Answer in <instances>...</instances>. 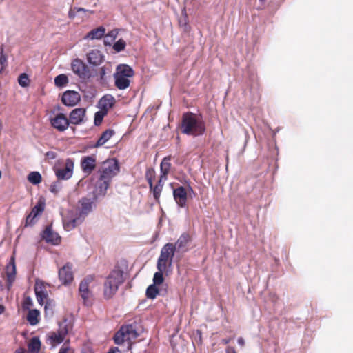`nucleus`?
Listing matches in <instances>:
<instances>
[{
  "instance_id": "obj_1",
  "label": "nucleus",
  "mask_w": 353,
  "mask_h": 353,
  "mask_svg": "<svg viewBox=\"0 0 353 353\" xmlns=\"http://www.w3.org/2000/svg\"><path fill=\"white\" fill-rule=\"evenodd\" d=\"M120 171L117 159H108L103 161L98 169V179L95 183V191L98 194L105 195L112 179Z\"/></svg>"
},
{
  "instance_id": "obj_2",
  "label": "nucleus",
  "mask_w": 353,
  "mask_h": 353,
  "mask_svg": "<svg viewBox=\"0 0 353 353\" xmlns=\"http://www.w3.org/2000/svg\"><path fill=\"white\" fill-rule=\"evenodd\" d=\"M139 325L136 321L130 323L124 324L114 334L113 337L114 342L117 345H122L127 342L128 345V348L130 350L133 341L139 336Z\"/></svg>"
},
{
  "instance_id": "obj_3",
  "label": "nucleus",
  "mask_w": 353,
  "mask_h": 353,
  "mask_svg": "<svg viewBox=\"0 0 353 353\" xmlns=\"http://www.w3.org/2000/svg\"><path fill=\"white\" fill-rule=\"evenodd\" d=\"M181 131L188 135H201L205 131V123L192 112L185 113L182 117Z\"/></svg>"
},
{
  "instance_id": "obj_4",
  "label": "nucleus",
  "mask_w": 353,
  "mask_h": 353,
  "mask_svg": "<svg viewBox=\"0 0 353 353\" xmlns=\"http://www.w3.org/2000/svg\"><path fill=\"white\" fill-rule=\"evenodd\" d=\"M73 323L64 319L59 323V327L56 330L51 331L46 334V342L52 348L57 347L65 341L66 336L72 331Z\"/></svg>"
},
{
  "instance_id": "obj_5",
  "label": "nucleus",
  "mask_w": 353,
  "mask_h": 353,
  "mask_svg": "<svg viewBox=\"0 0 353 353\" xmlns=\"http://www.w3.org/2000/svg\"><path fill=\"white\" fill-rule=\"evenodd\" d=\"M124 282L123 271L115 267L104 282L103 296L105 299H112L118 291L119 287Z\"/></svg>"
},
{
  "instance_id": "obj_6",
  "label": "nucleus",
  "mask_w": 353,
  "mask_h": 353,
  "mask_svg": "<svg viewBox=\"0 0 353 353\" xmlns=\"http://www.w3.org/2000/svg\"><path fill=\"white\" fill-rule=\"evenodd\" d=\"M134 74V70L129 65L125 64L119 65L114 74V85L119 90L127 89L130 85V78L132 77Z\"/></svg>"
},
{
  "instance_id": "obj_7",
  "label": "nucleus",
  "mask_w": 353,
  "mask_h": 353,
  "mask_svg": "<svg viewBox=\"0 0 353 353\" xmlns=\"http://www.w3.org/2000/svg\"><path fill=\"white\" fill-rule=\"evenodd\" d=\"M175 252L176 245H174V243H168L163 245L157 263L158 270L167 271L168 268L172 266Z\"/></svg>"
},
{
  "instance_id": "obj_8",
  "label": "nucleus",
  "mask_w": 353,
  "mask_h": 353,
  "mask_svg": "<svg viewBox=\"0 0 353 353\" xmlns=\"http://www.w3.org/2000/svg\"><path fill=\"white\" fill-rule=\"evenodd\" d=\"M94 281V277L88 276L80 283L79 287V294L81 297L85 305H92V293L90 290V284Z\"/></svg>"
},
{
  "instance_id": "obj_9",
  "label": "nucleus",
  "mask_w": 353,
  "mask_h": 353,
  "mask_svg": "<svg viewBox=\"0 0 353 353\" xmlns=\"http://www.w3.org/2000/svg\"><path fill=\"white\" fill-rule=\"evenodd\" d=\"M71 69L72 72L83 81H85L91 77L90 70L88 66L80 59H75L72 61Z\"/></svg>"
},
{
  "instance_id": "obj_10",
  "label": "nucleus",
  "mask_w": 353,
  "mask_h": 353,
  "mask_svg": "<svg viewBox=\"0 0 353 353\" xmlns=\"http://www.w3.org/2000/svg\"><path fill=\"white\" fill-rule=\"evenodd\" d=\"M45 201L39 199L36 205L32 209L30 214L26 216L25 221V227L32 226L35 224L37 218L41 215L45 210Z\"/></svg>"
},
{
  "instance_id": "obj_11",
  "label": "nucleus",
  "mask_w": 353,
  "mask_h": 353,
  "mask_svg": "<svg viewBox=\"0 0 353 353\" xmlns=\"http://www.w3.org/2000/svg\"><path fill=\"white\" fill-rule=\"evenodd\" d=\"M50 123L51 126L59 132H64L70 125L68 118L63 113H58L50 117Z\"/></svg>"
},
{
  "instance_id": "obj_12",
  "label": "nucleus",
  "mask_w": 353,
  "mask_h": 353,
  "mask_svg": "<svg viewBox=\"0 0 353 353\" xmlns=\"http://www.w3.org/2000/svg\"><path fill=\"white\" fill-rule=\"evenodd\" d=\"M70 124L79 125L86 121V109L77 108L72 110L68 117Z\"/></svg>"
},
{
  "instance_id": "obj_13",
  "label": "nucleus",
  "mask_w": 353,
  "mask_h": 353,
  "mask_svg": "<svg viewBox=\"0 0 353 353\" xmlns=\"http://www.w3.org/2000/svg\"><path fill=\"white\" fill-rule=\"evenodd\" d=\"M74 163L70 159H68L63 168L55 170L56 176L59 180H68L73 174Z\"/></svg>"
},
{
  "instance_id": "obj_14",
  "label": "nucleus",
  "mask_w": 353,
  "mask_h": 353,
  "mask_svg": "<svg viewBox=\"0 0 353 353\" xmlns=\"http://www.w3.org/2000/svg\"><path fill=\"white\" fill-rule=\"evenodd\" d=\"M72 265L67 263L59 270V278L63 285H68L73 281Z\"/></svg>"
},
{
  "instance_id": "obj_15",
  "label": "nucleus",
  "mask_w": 353,
  "mask_h": 353,
  "mask_svg": "<svg viewBox=\"0 0 353 353\" xmlns=\"http://www.w3.org/2000/svg\"><path fill=\"white\" fill-rule=\"evenodd\" d=\"M48 285L43 281L37 280L34 285V292L38 303L40 305H43L44 301L47 299L48 296L47 291Z\"/></svg>"
},
{
  "instance_id": "obj_16",
  "label": "nucleus",
  "mask_w": 353,
  "mask_h": 353,
  "mask_svg": "<svg viewBox=\"0 0 353 353\" xmlns=\"http://www.w3.org/2000/svg\"><path fill=\"white\" fill-rule=\"evenodd\" d=\"M81 100V96L78 92L67 90L63 92L61 101L66 106H74Z\"/></svg>"
},
{
  "instance_id": "obj_17",
  "label": "nucleus",
  "mask_w": 353,
  "mask_h": 353,
  "mask_svg": "<svg viewBox=\"0 0 353 353\" xmlns=\"http://www.w3.org/2000/svg\"><path fill=\"white\" fill-rule=\"evenodd\" d=\"M173 196L180 208H185L187 205L188 192L185 187L179 186L174 189Z\"/></svg>"
},
{
  "instance_id": "obj_18",
  "label": "nucleus",
  "mask_w": 353,
  "mask_h": 353,
  "mask_svg": "<svg viewBox=\"0 0 353 353\" xmlns=\"http://www.w3.org/2000/svg\"><path fill=\"white\" fill-rule=\"evenodd\" d=\"M79 207L77 212L83 219L92 211L94 203L90 199L83 197L79 201Z\"/></svg>"
},
{
  "instance_id": "obj_19",
  "label": "nucleus",
  "mask_w": 353,
  "mask_h": 353,
  "mask_svg": "<svg viewBox=\"0 0 353 353\" xmlns=\"http://www.w3.org/2000/svg\"><path fill=\"white\" fill-rule=\"evenodd\" d=\"M83 172L86 174H90L96 168V159L92 156L84 157L81 162Z\"/></svg>"
},
{
  "instance_id": "obj_20",
  "label": "nucleus",
  "mask_w": 353,
  "mask_h": 353,
  "mask_svg": "<svg viewBox=\"0 0 353 353\" xmlns=\"http://www.w3.org/2000/svg\"><path fill=\"white\" fill-rule=\"evenodd\" d=\"M83 219L77 213L75 217H65L63 219L64 229L67 231H70L83 221Z\"/></svg>"
},
{
  "instance_id": "obj_21",
  "label": "nucleus",
  "mask_w": 353,
  "mask_h": 353,
  "mask_svg": "<svg viewBox=\"0 0 353 353\" xmlns=\"http://www.w3.org/2000/svg\"><path fill=\"white\" fill-rule=\"evenodd\" d=\"M43 239L53 245H59L61 243V237L50 227L46 228L43 234Z\"/></svg>"
},
{
  "instance_id": "obj_22",
  "label": "nucleus",
  "mask_w": 353,
  "mask_h": 353,
  "mask_svg": "<svg viewBox=\"0 0 353 353\" xmlns=\"http://www.w3.org/2000/svg\"><path fill=\"white\" fill-rule=\"evenodd\" d=\"M6 274L7 277L8 288L10 289L15 280L16 276V266L13 258H12L10 262L6 266Z\"/></svg>"
},
{
  "instance_id": "obj_23",
  "label": "nucleus",
  "mask_w": 353,
  "mask_h": 353,
  "mask_svg": "<svg viewBox=\"0 0 353 353\" xmlns=\"http://www.w3.org/2000/svg\"><path fill=\"white\" fill-rule=\"evenodd\" d=\"M115 103V99L110 94L103 96L99 101V107L101 110L108 112Z\"/></svg>"
},
{
  "instance_id": "obj_24",
  "label": "nucleus",
  "mask_w": 353,
  "mask_h": 353,
  "mask_svg": "<svg viewBox=\"0 0 353 353\" xmlns=\"http://www.w3.org/2000/svg\"><path fill=\"white\" fill-rule=\"evenodd\" d=\"M87 60L93 65H99L102 63L103 56L99 50L94 49L87 54Z\"/></svg>"
},
{
  "instance_id": "obj_25",
  "label": "nucleus",
  "mask_w": 353,
  "mask_h": 353,
  "mask_svg": "<svg viewBox=\"0 0 353 353\" xmlns=\"http://www.w3.org/2000/svg\"><path fill=\"white\" fill-rule=\"evenodd\" d=\"M105 32V29L103 26H100L99 28H94L90 31L85 36V39H101Z\"/></svg>"
},
{
  "instance_id": "obj_26",
  "label": "nucleus",
  "mask_w": 353,
  "mask_h": 353,
  "mask_svg": "<svg viewBox=\"0 0 353 353\" xmlns=\"http://www.w3.org/2000/svg\"><path fill=\"white\" fill-rule=\"evenodd\" d=\"M172 159V157L170 155L164 157L161 163H160V174L168 176L170 173L172 164L170 161Z\"/></svg>"
},
{
  "instance_id": "obj_27",
  "label": "nucleus",
  "mask_w": 353,
  "mask_h": 353,
  "mask_svg": "<svg viewBox=\"0 0 353 353\" xmlns=\"http://www.w3.org/2000/svg\"><path fill=\"white\" fill-rule=\"evenodd\" d=\"M41 346V343L38 336L31 338L28 343V349L30 353H39Z\"/></svg>"
},
{
  "instance_id": "obj_28",
  "label": "nucleus",
  "mask_w": 353,
  "mask_h": 353,
  "mask_svg": "<svg viewBox=\"0 0 353 353\" xmlns=\"http://www.w3.org/2000/svg\"><path fill=\"white\" fill-rule=\"evenodd\" d=\"M114 134V130L111 129H108L104 131L95 143L94 147L98 148L104 145L112 137Z\"/></svg>"
},
{
  "instance_id": "obj_29",
  "label": "nucleus",
  "mask_w": 353,
  "mask_h": 353,
  "mask_svg": "<svg viewBox=\"0 0 353 353\" xmlns=\"http://www.w3.org/2000/svg\"><path fill=\"white\" fill-rule=\"evenodd\" d=\"M40 312L38 310H30L27 315V321L31 325H36L39 322Z\"/></svg>"
},
{
  "instance_id": "obj_30",
  "label": "nucleus",
  "mask_w": 353,
  "mask_h": 353,
  "mask_svg": "<svg viewBox=\"0 0 353 353\" xmlns=\"http://www.w3.org/2000/svg\"><path fill=\"white\" fill-rule=\"evenodd\" d=\"M190 241V236L188 233L184 232L183 233L180 237L178 239L176 242L174 244L176 245V249H181L187 245L188 242Z\"/></svg>"
},
{
  "instance_id": "obj_31",
  "label": "nucleus",
  "mask_w": 353,
  "mask_h": 353,
  "mask_svg": "<svg viewBox=\"0 0 353 353\" xmlns=\"http://www.w3.org/2000/svg\"><path fill=\"white\" fill-rule=\"evenodd\" d=\"M159 289L155 285H150L146 289L145 295L146 297L150 299H154L159 294Z\"/></svg>"
},
{
  "instance_id": "obj_32",
  "label": "nucleus",
  "mask_w": 353,
  "mask_h": 353,
  "mask_svg": "<svg viewBox=\"0 0 353 353\" xmlns=\"http://www.w3.org/2000/svg\"><path fill=\"white\" fill-rule=\"evenodd\" d=\"M150 192H152L153 197L155 201L158 203L160 202V196L161 192L163 190V188L158 186L157 185H154V183H152V187L149 186Z\"/></svg>"
},
{
  "instance_id": "obj_33",
  "label": "nucleus",
  "mask_w": 353,
  "mask_h": 353,
  "mask_svg": "<svg viewBox=\"0 0 353 353\" xmlns=\"http://www.w3.org/2000/svg\"><path fill=\"white\" fill-rule=\"evenodd\" d=\"M156 176V172L155 170L152 168H148L145 171V179L149 185V186L152 187V183H153L154 179Z\"/></svg>"
},
{
  "instance_id": "obj_34",
  "label": "nucleus",
  "mask_w": 353,
  "mask_h": 353,
  "mask_svg": "<svg viewBox=\"0 0 353 353\" xmlns=\"http://www.w3.org/2000/svg\"><path fill=\"white\" fill-rule=\"evenodd\" d=\"M28 180L32 184L37 185L41 182L42 177L39 172H32L28 176Z\"/></svg>"
},
{
  "instance_id": "obj_35",
  "label": "nucleus",
  "mask_w": 353,
  "mask_h": 353,
  "mask_svg": "<svg viewBox=\"0 0 353 353\" xmlns=\"http://www.w3.org/2000/svg\"><path fill=\"white\" fill-rule=\"evenodd\" d=\"M68 83V78L65 74H61L54 79V83L57 87H63Z\"/></svg>"
},
{
  "instance_id": "obj_36",
  "label": "nucleus",
  "mask_w": 353,
  "mask_h": 353,
  "mask_svg": "<svg viewBox=\"0 0 353 353\" xmlns=\"http://www.w3.org/2000/svg\"><path fill=\"white\" fill-rule=\"evenodd\" d=\"M166 272L167 271L158 270L157 272H155L153 277L154 283L152 285H159L163 283L164 281L163 274Z\"/></svg>"
},
{
  "instance_id": "obj_37",
  "label": "nucleus",
  "mask_w": 353,
  "mask_h": 353,
  "mask_svg": "<svg viewBox=\"0 0 353 353\" xmlns=\"http://www.w3.org/2000/svg\"><path fill=\"white\" fill-rule=\"evenodd\" d=\"M70 339H67L58 353H74V350L70 345Z\"/></svg>"
},
{
  "instance_id": "obj_38",
  "label": "nucleus",
  "mask_w": 353,
  "mask_h": 353,
  "mask_svg": "<svg viewBox=\"0 0 353 353\" xmlns=\"http://www.w3.org/2000/svg\"><path fill=\"white\" fill-rule=\"evenodd\" d=\"M108 114V112L103 111V110H100L94 114V125L98 126L100 125L103 121L104 117Z\"/></svg>"
},
{
  "instance_id": "obj_39",
  "label": "nucleus",
  "mask_w": 353,
  "mask_h": 353,
  "mask_svg": "<svg viewBox=\"0 0 353 353\" xmlns=\"http://www.w3.org/2000/svg\"><path fill=\"white\" fill-rule=\"evenodd\" d=\"M7 66V58L5 54H3V47H1L0 50V74L4 70V68Z\"/></svg>"
},
{
  "instance_id": "obj_40",
  "label": "nucleus",
  "mask_w": 353,
  "mask_h": 353,
  "mask_svg": "<svg viewBox=\"0 0 353 353\" xmlns=\"http://www.w3.org/2000/svg\"><path fill=\"white\" fill-rule=\"evenodd\" d=\"M125 41L123 39H120L117 42H115L113 46V49L116 52H119L125 49Z\"/></svg>"
},
{
  "instance_id": "obj_41",
  "label": "nucleus",
  "mask_w": 353,
  "mask_h": 353,
  "mask_svg": "<svg viewBox=\"0 0 353 353\" xmlns=\"http://www.w3.org/2000/svg\"><path fill=\"white\" fill-rule=\"evenodd\" d=\"M83 12L85 13L87 12V10H85L83 8H77V7L71 8L68 12V17L70 19H73L75 17L77 12Z\"/></svg>"
},
{
  "instance_id": "obj_42",
  "label": "nucleus",
  "mask_w": 353,
  "mask_h": 353,
  "mask_svg": "<svg viewBox=\"0 0 353 353\" xmlns=\"http://www.w3.org/2000/svg\"><path fill=\"white\" fill-rule=\"evenodd\" d=\"M19 84L22 87H26L29 84V79L26 74L23 73L20 74L18 79Z\"/></svg>"
},
{
  "instance_id": "obj_43",
  "label": "nucleus",
  "mask_w": 353,
  "mask_h": 353,
  "mask_svg": "<svg viewBox=\"0 0 353 353\" xmlns=\"http://www.w3.org/2000/svg\"><path fill=\"white\" fill-rule=\"evenodd\" d=\"M60 188V183L59 182H56L50 185L49 190L52 193L57 194L59 192Z\"/></svg>"
},
{
  "instance_id": "obj_44",
  "label": "nucleus",
  "mask_w": 353,
  "mask_h": 353,
  "mask_svg": "<svg viewBox=\"0 0 353 353\" xmlns=\"http://www.w3.org/2000/svg\"><path fill=\"white\" fill-rule=\"evenodd\" d=\"M168 180V176L162 175L160 174L158 181L157 183V185L163 188L165 182Z\"/></svg>"
},
{
  "instance_id": "obj_45",
  "label": "nucleus",
  "mask_w": 353,
  "mask_h": 353,
  "mask_svg": "<svg viewBox=\"0 0 353 353\" xmlns=\"http://www.w3.org/2000/svg\"><path fill=\"white\" fill-rule=\"evenodd\" d=\"M32 305V300L30 297H27L24 299L23 301V307L25 309H29L30 306Z\"/></svg>"
},
{
  "instance_id": "obj_46",
  "label": "nucleus",
  "mask_w": 353,
  "mask_h": 353,
  "mask_svg": "<svg viewBox=\"0 0 353 353\" xmlns=\"http://www.w3.org/2000/svg\"><path fill=\"white\" fill-rule=\"evenodd\" d=\"M183 12H184L183 17L180 19L179 23H183L184 25H187L188 23V17L185 10H183Z\"/></svg>"
},
{
  "instance_id": "obj_47",
  "label": "nucleus",
  "mask_w": 353,
  "mask_h": 353,
  "mask_svg": "<svg viewBox=\"0 0 353 353\" xmlns=\"http://www.w3.org/2000/svg\"><path fill=\"white\" fill-rule=\"evenodd\" d=\"M46 157L51 159H53L56 157L57 154L54 152L53 151H48L46 152Z\"/></svg>"
},
{
  "instance_id": "obj_48",
  "label": "nucleus",
  "mask_w": 353,
  "mask_h": 353,
  "mask_svg": "<svg viewBox=\"0 0 353 353\" xmlns=\"http://www.w3.org/2000/svg\"><path fill=\"white\" fill-rule=\"evenodd\" d=\"M108 353H121L118 347H114L109 349Z\"/></svg>"
},
{
  "instance_id": "obj_49",
  "label": "nucleus",
  "mask_w": 353,
  "mask_h": 353,
  "mask_svg": "<svg viewBox=\"0 0 353 353\" xmlns=\"http://www.w3.org/2000/svg\"><path fill=\"white\" fill-rule=\"evenodd\" d=\"M226 353H236L234 347H228L225 350Z\"/></svg>"
},
{
  "instance_id": "obj_50",
  "label": "nucleus",
  "mask_w": 353,
  "mask_h": 353,
  "mask_svg": "<svg viewBox=\"0 0 353 353\" xmlns=\"http://www.w3.org/2000/svg\"><path fill=\"white\" fill-rule=\"evenodd\" d=\"M14 353H26V352L23 347H19L15 350Z\"/></svg>"
},
{
  "instance_id": "obj_51",
  "label": "nucleus",
  "mask_w": 353,
  "mask_h": 353,
  "mask_svg": "<svg viewBox=\"0 0 353 353\" xmlns=\"http://www.w3.org/2000/svg\"><path fill=\"white\" fill-rule=\"evenodd\" d=\"M238 343L241 345V346H244L245 345V341L243 340V338L240 337L238 339Z\"/></svg>"
},
{
  "instance_id": "obj_52",
  "label": "nucleus",
  "mask_w": 353,
  "mask_h": 353,
  "mask_svg": "<svg viewBox=\"0 0 353 353\" xmlns=\"http://www.w3.org/2000/svg\"><path fill=\"white\" fill-rule=\"evenodd\" d=\"M81 353H94L90 349H83L81 350Z\"/></svg>"
},
{
  "instance_id": "obj_53",
  "label": "nucleus",
  "mask_w": 353,
  "mask_h": 353,
  "mask_svg": "<svg viewBox=\"0 0 353 353\" xmlns=\"http://www.w3.org/2000/svg\"><path fill=\"white\" fill-rule=\"evenodd\" d=\"M105 72V69L104 68H101V72H100V74H101V77L103 78V77L104 76Z\"/></svg>"
},
{
  "instance_id": "obj_54",
  "label": "nucleus",
  "mask_w": 353,
  "mask_h": 353,
  "mask_svg": "<svg viewBox=\"0 0 353 353\" xmlns=\"http://www.w3.org/2000/svg\"><path fill=\"white\" fill-rule=\"evenodd\" d=\"M230 339H223V340H222V343H223V344H225V345H226V344H228V343H230Z\"/></svg>"
},
{
  "instance_id": "obj_55",
  "label": "nucleus",
  "mask_w": 353,
  "mask_h": 353,
  "mask_svg": "<svg viewBox=\"0 0 353 353\" xmlns=\"http://www.w3.org/2000/svg\"><path fill=\"white\" fill-rule=\"evenodd\" d=\"M5 310V307L3 305H0V314H1Z\"/></svg>"
},
{
  "instance_id": "obj_56",
  "label": "nucleus",
  "mask_w": 353,
  "mask_h": 353,
  "mask_svg": "<svg viewBox=\"0 0 353 353\" xmlns=\"http://www.w3.org/2000/svg\"><path fill=\"white\" fill-rule=\"evenodd\" d=\"M188 189L190 190H192V188L190 186H188Z\"/></svg>"
},
{
  "instance_id": "obj_57",
  "label": "nucleus",
  "mask_w": 353,
  "mask_h": 353,
  "mask_svg": "<svg viewBox=\"0 0 353 353\" xmlns=\"http://www.w3.org/2000/svg\"><path fill=\"white\" fill-rule=\"evenodd\" d=\"M266 1V0H259V1H261V2H264V1Z\"/></svg>"
}]
</instances>
